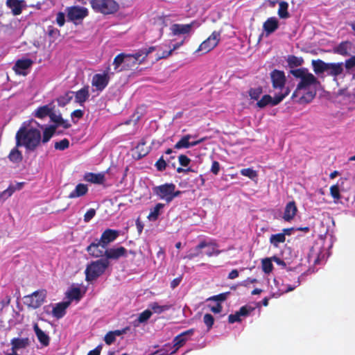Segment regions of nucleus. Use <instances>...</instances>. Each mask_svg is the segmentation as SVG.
Listing matches in <instances>:
<instances>
[{
  "label": "nucleus",
  "instance_id": "f257e3e1",
  "mask_svg": "<svg viewBox=\"0 0 355 355\" xmlns=\"http://www.w3.org/2000/svg\"><path fill=\"white\" fill-rule=\"evenodd\" d=\"M291 73L300 80L292 95V99L301 104L311 102L316 94L318 83L317 78L304 68L293 70Z\"/></svg>",
  "mask_w": 355,
  "mask_h": 355
},
{
  "label": "nucleus",
  "instance_id": "f03ea898",
  "mask_svg": "<svg viewBox=\"0 0 355 355\" xmlns=\"http://www.w3.org/2000/svg\"><path fill=\"white\" fill-rule=\"evenodd\" d=\"M39 127V123L33 119L24 121L16 134L17 146H24L29 150H35L42 139Z\"/></svg>",
  "mask_w": 355,
  "mask_h": 355
},
{
  "label": "nucleus",
  "instance_id": "7ed1b4c3",
  "mask_svg": "<svg viewBox=\"0 0 355 355\" xmlns=\"http://www.w3.org/2000/svg\"><path fill=\"white\" fill-rule=\"evenodd\" d=\"M155 50H156V47L152 46L148 49H140L134 54L120 53L114 58L113 62L115 69H117L121 64H123L121 70L130 69L141 64L148 55Z\"/></svg>",
  "mask_w": 355,
  "mask_h": 355
},
{
  "label": "nucleus",
  "instance_id": "20e7f679",
  "mask_svg": "<svg viewBox=\"0 0 355 355\" xmlns=\"http://www.w3.org/2000/svg\"><path fill=\"white\" fill-rule=\"evenodd\" d=\"M153 191L159 199L166 201L167 203L171 202L182 193L176 189V186L173 183H166L154 187Z\"/></svg>",
  "mask_w": 355,
  "mask_h": 355
},
{
  "label": "nucleus",
  "instance_id": "39448f33",
  "mask_svg": "<svg viewBox=\"0 0 355 355\" xmlns=\"http://www.w3.org/2000/svg\"><path fill=\"white\" fill-rule=\"evenodd\" d=\"M109 265L107 259H99L88 265L86 270V279L92 281L101 275Z\"/></svg>",
  "mask_w": 355,
  "mask_h": 355
},
{
  "label": "nucleus",
  "instance_id": "423d86ee",
  "mask_svg": "<svg viewBox=\"0 0 355 355\" xmlns=\"http://www.w3.org/2000/svg\"><path fill=\"white\" fill-rule=\"evenodd\" d=\"M92 8L104 15L116 12L119 9V4L114 0H91Z\"/></svg>",
  "mask_w": 355,
  "mask_h": 355
},
{
  "label": "nucleus",
  "instance_id": "0eeeda50",
  "mask_svg": "<svg viewBox=\"0 0 355 355\" xmlns=\"http://www.w3.org/2000/svg\"><path fill=\"white\" fill-rule=\"evenodd\" d=\"M327 257V252L322 248V244L316 242L312 246L308 255L309 263L313 264L322 263Z\"/></svg>",
  "mask_w": 355,
  "mask_h": 355
},
{
  "label": "nucleus",
  "instance_id": "6e6552de",
  "mask_svg": "<svg viewBox=\"0 0 355 355\" xmlns=\"http://www.w3.org/2000/svg\"><path fill=\"white\" fill-rule=\"evenodd\" d=\"M290 93V89H285L282 94H277L275 97L270 95H264L261 99L257 102V105L259 107L263 108L267 105L274 106L279 104L286 96Z\"/></svg>",
  "mask_w": 355,
  "mask_h": 355
},
{
  "label": "nucleus",
  "instance_id": "1a4fd4ad",
  "mask_svg": "<svg viewBox=\"0 0 355 355\" xmlns=\"http://www.w3.org/2000/svg\"><path fill=\"white\" fill-rule=\"evenodd\" d=\"M46 295L45 291H37L31 295L26 296L24 303L33 309H37L44 303Z\"/></svg>",
  "mask_w": 355,
  "mask_h": 355
},
{
  "label": "nucleus",
  "instance_id": "9d476101",
  "mask_svg": "<svg viewBox=\"0 0 355 355\" xmlns=\"http://www.w3.org/2000/svg\"><path fill=\"white\" fill-rule=\"evenodd\" d=\"M270 78L272 87L275 89H279L280 91L278 94L284 92L285 89H289L288 87H285L286 77L283 71L274 70L270 73Z\"/></svg>",
  "mask_w": 355,
  "mask_h": 355
},
{
  "label": "nucleus",
  "instance_id": "9b49d317",
  "mask_svg": "<svg viewBox=\"0 0 355 355\" xmlns=\"http://www.w3.org/2000/svg\"><path fill=\"white\" fill-rule=\"evenodd\" d=\"M110 79L109 71L94 74L92 80V85L98 92H102L108 85Z\"/></svg>",
  "mask_w": 355,
  "mask_h": 355
},
{
  "label": "nucleus",
  "instance_id": "f8f14e48",
  "mask_svg": "<svg viewBox=\"0 0 355 355\" xmlns=\"http://www.w3.org/2000/svg\"><path fill=\"white\" fill-rule=\"evenodd\" d=\"M220 39V32L214 31L211 35L200 45L198 51H203L204 53L210 51L216 46Z\"/></svg>",
  "mask_w": 355,
  "mask_h": 355
},
{
  "label": "nucleus",
  "instance_id": "ddd939ff",
  "mask_svg": "<svg viewBox=\"0 0 355 355\" xmlns=\"http://www.w3.org/2000/svg\"><path fill=\"white\" fill-rule=\"evenodd\" d=\"M88 15V10L84 7L72 6L67 8V17L74 23L82 21Z\"/></svg>",
  "mask_w": 355,
  "mask_h": 355
},
{
  "label": "nucleus",
  "instance_id": "4468645a",
  "mask_svg": "<svg viewBox=\"0 0 355 355\" xmlns=\"http://www.w3.org/2000/svg\"><path fill=\"white\" fill-rule=\"evenodd\" d=\"M196 135H186L183 136L180 140L175 145V148H189L192 146H195L204 141V139H201L196 141H191L192 139L196 138Z\"/></svg>",
  "mask_w": 355,
  "mask_h": 355
},
{
  "label": "nucleus",
  "instance_id": "2eb2a0df",
  "mask_svg": "<svg viewBox=\"0 0 355 355\" xmlns=\"http://www.w3.org/2000/svg\"><path fill=\"white\" fill-rule=\"evenodd\" d=\"M194 330L193 329H189L186 331H184L183 333L180 334V335L177 336L173 339V350L171 351V353H175L177 350L183 346L187 340H188V336H191L193 334Z\"/></svg>",
  "mask_w": 355,
  "mask_h": 355
},
{
  "label": "nucleus",
  "instance_id": "dca6fc26",
  "mask_svg": "<svg viewBox=\"0 0 355 355\" xmlns=\"http://www.w3.org/2000/svg\"><path fill=\"white\" fill-rule=\"evenodd\" d=\"M119 235V232L117 230L107 229L102 234L100 241L101 243V248H107V246L112 241H114Z\"/></svg>",
  "mask_w": 355,
  "mask_h": 355
},
{
  "label": "nucleus",
  "instance_id": "f3484780",
  "mask_svg": "<svg viewBox=\"0 0 355 355\" xmlns=\"http://www.w3.org/2000/svg\"><path fill=\"white\" fill-rule=\"evenodd\" d=\"M105 248H101V243L99 240L92 243L87 248L88 253L95 257H100L105 254Z\"/></svg>",
  "mask_w": 355,
  "mask_h": 355
},
{
  "label": "nucleus",
  "instance_id": "a211bd4d",
  "mask_svg": "<svg viewBox=\"0 0 355 355\" xmlns=\"http://www.w3.org/2000/svg\"><path fill=\"white\" fill-rule=\"evenodd\" d=\"M33 62L30 59L19 60L16 62L13 69L17 74L25 76L27 74V69L31 67Z\"/></svg>",
  "mask_w": 355,
  "mask_h": 355
},
{
  "label": "nucleus",
  "instance_id": "6ab92c4d",
  "mask_svg": "<svg viewBox=\"0 0 355 355\" xmlns=\"http://www.w3.org/2000/svg\"><path fill=\"white\" fill-rule=\"evenodd\" d=\"M274 284L275 285L276 288L277 289V293H273L272 296L273 297H278V296H280L283 293H287V292H289V291H292L293 290H294V288L295 287H297V286H298L300 285V277H299L297 282L293 286L285 285L284 284H282L281 285H279V281L277 279H274Z\"/></svg>",
  "mask_w": 355,
  "mask_h": 355
},
{
  "label": "nucleus",
  "instance_id": "aec40b11",
  "mask_svg": "<svg viewBox=\"0 0 355 355\" xmlns=\"http://www.w3.org/2000/svg\"><path fill=\"white\" fill-rule=\"evenodd\" d=\"M10 344L12 352L17 353V351L26 348L30 344V340L28 338H14L11 340Z\"/></svg>",
  "mask_w": 355,
  "mask_h": 355
},
{
  "label": "nucleus",
  "instance_id": "412c9836",
  "mask_svg": "<svg viewBox=\"0 0 355 355\" xmlns=\"http://www.w3.org/2000/svg\"><path fill=\"white\" fill-rule=\"evenodd\" d=\"M297 211V208L294 201L289 202L286 204L283 218L286 221H291L293 220L296 215Z\"/></svg>",
  "mask_w": 355,
  "mask_h": 355
},
{
  "label": "nucleus",
  "instance_id": "4be33fe9",
  "mask_svg": "<svg viewBox=\"0 0 355 355\" xmlns=\"http://www.w3.org/2000/svg\"><path fill=\"white\" fill-rule=\"evenodd\" d=\"M193 24H173L170 30L173 35H180L189 33L192 28Z\"/></svg>",
  "mask_w": 355,
  "mask_h": 355
},
{
  "label": "nucleus",
  "instance_id": "5701e85b",
  "mask_svg": "<svg viewBox=\"0 0 355 355\" xmlns=\"http://www.w3.org/2000/svg\"><path fill=\"white\" fill-rule=\"evenodd\" d=\"M125 254L126 249L123 247H119L116 248L106 249L105 256L107 259H117L121 257H125Z\"/></svg>",
  "mask_w": 355,
  "mask_h": 355
},
{
  "label": "nucleus",
  "instance_id": "b1692460",
  "mask_svg": "<svg viewBox=\"0 0 355 355\" xmlns=\"http://www.w3.org/2000/svg\"><path fill=\"white\" fill-rule=\"evenodd\" d=\"M354 45L351 42L345 41L341 42L335 49V51L342 55H348L354 52Z\"/></svg>",
  "mask_w": 355,
  "mask_h": 355
},
{
  "label": "nucleus",
  "instance_id": "393cba45",
  "mask_svg": "<svg viewBox=\"0 0 355 355\" xmlns=\"http://www.w3.org/2000/svg\"><path fill=\"white\" fill-rule=\"evenodd\" d=\"M344 71L343 63L338 62V63H328L326 73L328 75L333 76H338L343 73Z\"/></svg>",
  "mask_w": 355,
  "mask_h": 355
},
{
  "label": "nucleus",
  "instance_id": "a878e982",
  "mask_svg": "<svg viewBox=\"0 0 355 355\" xmlns=\"http://www.w3.org/2000/svg\"><path fill=\"white\" fill-rule=\"evenodd\" d=\"M69 304L70 301L56 304L53 309V315L58 319L62 318L64 315L66 309L69 306Z\"/></svg>",
  "mask_w": 355,
  "mask_h": 355
},
{
  "label": "nucleus",
  "instance_id": "bb28decb",
  "mask_svg": "<svg viewBox=\"0 0 355 355\" xmlns=\"http://www.w3.org/2000/svg\"><path fill=\"white\" fill-rule=\"evenodd\" d=\"M84 180L94 184H103L105 180V173H87L85 175Z\"/></svg>",
  "mask_w": 355,
  "mask_h": 355
},
{
  "label": "nucleus",
  "instance_id": "cd10ccee",
  "mask_svg": "<svg viewBox=\"0 0 355 355\" xmlns=\"http://www.w3.org/2000/svg\"><path fill=\"white\" fill-rule=\"evenodd\" d=\"M75 101L80 105H83L89 98V86H85L74 93Z\"/></svg>",
  "mask_w": 355,
  "mask_h": 355
},
{
  "label": "nucleus",
  "instance_id": "c85d7f7f",
  "mask_svg": "<svg viewBox=\"0 0 355 355\" xmlns=\"http://www.w3.org/2000/svg\"><path fill=\"white\" fill-rule=\"evenodd\" d=\"M6 3L15 15H19L21 12L22 8L25 6V3L23 0H8Z\"/></svg>",
  "mask_w": 355,
  "mask_h": 355
},
{
  "label": "nucleus",
  "instance_id": "c756f323",
  "mask_svg": "<svg viewBox=\"0 0 355 355\" xmlns=\"http://www.w3.org/2000/svg\"><path fill=\"white\" fill-rule=\"evenodd\" d=\"M279 22L277 18L270 17L263 24V29L268 35L277 29Z\"/></svg>",
  "mask_w": 355,
  "mask_h": 355
},
{
  "label": "nucleus",
  "instance_id": "7c9ffc66",
  "mask_svg": "<svg viewBox=\"0 0 355 355\" xmlns=\"http://www.w3.org/2000/svg\"><path fill=\"white\" fill-rule=\"evenodd\" d=\"M33 329L40 343L43 346L49 345L50 340L49 336L41 329H40L37 323L33 324Z\"/></svg>",
  "mask_w": 355,
  "mask_h": 355
},
{
  "label": "nucleus",
  "instance_id": "2f4dec72",
  "mask_svg": "<svg viewBox=\"0 0 355 355\" xmlns=\"http://www.w3.org/2000/svg\"><path fill=\"white\" fill-rule=\"evenodd\" d=\"M203 242L206 245L204 249H206L205 254L208 257L218 256L221 252V251L218 250V246L216 243L207 241H203Z\"/></svg>",
  "mask_w": 355,
  "mask_h": 355
},
{
  "label": "nucleus",
  "instance_id": "473e14b6",
  "mask_svg": "<svg viewBox=\"0 0 355 355\" xmlns=\"http://www.w3.org/2000/svg\"><path fill=\"white\" fill-rule=\"evenodd\" d=\"M88 191V187L86 184H78L73 191L69 195V198H76L85 196Z\"/></svg>",
  "mask_w": 355,
  "mask_h": 355
},
{
  "label": "nucleus",
  "instance_id": "72a5a7b5",
  "mask_svg": "<svg viewBox=\"0 0 355 355\" xmlns=\"http://www.w3.org/2000/svg\"><path fill=\"white\" fill-rule=\"evenodd\" d=\"M206 245L204 243L203 241H201L197 246L194 248L191 249L188 254L184 257V259H193V258L200 256L202 254V249L205 248Z\"/></svg>",
  "mask_w": 355,
  "mask_h": 355
},
{
  "label": "nucleus",
  "instance_id": "f704fd0d",
  "mask_svg": "<svg viewBox=\"0 0 355 355\" xmlns=\"http://www.w3.org/2000/svg\"><path fill=\"white\" fill-rule=\"evenodd\" d=\"M164 207V204L157 203L153 208L150 209V214L148 216V219L150 221H155L157 220L158 217L162 214Z\"/></svg>",
  "mask_w": 355,
  "mask_h": 355
},
{
  "label": "nucleus",
  "instance_id": "c9c22d12",
  "mask_svg": "<svg viewBox=\"0 0 355 355\" xmlns=\"http://www.w3.org/2000/svg\"><path fill=\"white\" fill-rule=\"evenodd\" d=\"M52 112V108L50 105H46L38 107L35 110L34 115L35 117L39 119H43L47 116H49Z\"/></svg>",
  "mask_w": 355,
  "mask_h": 355
},
{
  "label": "nucleus",
  "instance_id": "e433bc0d",
  "mask_svg": "<svg viewBox=\"0 0 355 355\" xmlns=\"http://www.w3.org/2000/svg\"><path fill=\"white\" fill-rule=\"evenodd\" d=\"M286 241V236L284 233H279L276 234H272L270 238V243L274 247H279L280 243H284Z\"/></svg>",
  "mask_w": 355,
  "mask_h": 355
},
{
  "label": "nucleus",
  "instance_id": "4c0bfd02",
  "mask_svg": "<svg viewBox=\"0 0 355 355\" xmlns=\"http://www.w3.org/2000/svg\"><path fill=\"white\" fill-rule=\"evenodd\" d=\"M149 307L155 313L160 314L164 311L169 310L171 307V305H160L157 302H153L149 305Z\"/></svg>",
  "mask_w": 355,
  "mask_h": 355
},
{
  "label": "nucleus",
  "instance_id": "58836bf2",
  "mask_svg": "<svg viewBox=\"0 0 355 355\" xmlns=\"http://www.w3.org/2000/svg\"><path fill=\"white\" fill-rule=\"evenodd\" d=\"M125 332V330H116L114 331H110L105 335L104 340L106 344L110 345L114 342L116 336H119Z\"/></svg>",
  "mask_w": 355,
  "mask_h": 355
},
{
  "label": "nucleus",
  "instance_id": "ea45409f",
  "mask_svg": "<svg viewBox=\"0 0 355 355\" xmlns=\"http://www.w3.org/2000/svg\"><path fill=\"white\" fill-rule=\"evenodd\" d=\"M312 65L313 67L314 71L316 73H320L326 72L328 63H326L320 60H313Z\"/></svg>",
  "mask_w": 355,
  "mask_h": 355
},
{
  "label": "nucleus",
  "instance_id": "a19ab883",
  "mask_svg": "<svg viewBox=\"0 0 355 355\" xmlns=\"http://www.w3.org/2000/svg\"><path fill=\"white\" fill-rule=\"evenodd\" d=\"M73 92L69 91L62 96H60L57 100L58 105L60 106H64L73 98Z\"/></svg>",
  "mask_w": 355,
  "mask_h": 355
},
{
  "label": "nucleus",
  "instance_id": "79ce46f5",
  "mask_svg": "<svg viewBox=\"0 0 355 355\" xmlns=\"http://www.w3.org/2000/svg\"><path fill=\"white\" fill-rule=\"evenodd\" d=\"M56 126L51 125L44 128L43 131V138L42 141L44 143H46L49 141V139L53 137L54 132H55Z\"/></svg>",
  "mask_w": 355,
  "mask_h": 355
},
{
  "label": "nucleus",
  "instance_id": "37998d69",
  "mask_svg": "<svg viewBox=\"0 0 355 355\" xmlns=\"http://www.w3.org/2000/svg\"><path fill=\"white\" fill-rule=\"evenodd\" d=\"M67 297L70 302L73 300H79L81 297L80 290L78 288H72L67 293Z\"/></svg>",
  "mask_w": 355,
  "mask_h": 355
},
{
  "label": "nucleus",
  "instance_id": "c03bdc74",
  "mask_svg": "<svg viewBox=\"0 0 355 355\" xmlns=\"http://www.w3.org/2000/svg\"><path fill=\"white\" fill-rule=\"evenodd\" d=\"M288 7V3L285 1L279 2L278 15L281 18H287L288 17V12L287 11Z\"/></svg>",
  "mask_w": 355,
  "mask_h": 355
},
{
  "label": "nucleus",
  "instance_id": "a18cd8bd",
  "mask_svg": "<svg viewBox=\"0 0 355 355\" xmlns=\"http://www.w3.org/2000/svg\"><path fill=\"white\" fill-rule=\"evenodd\" d=\"M241 174L252 180H255L258 176L257 172L251 168L241 169Z\"/></svg>",
  "mask_w": 355,
  "mask_h": 355
},
{
  "label": "nucleus",
  "instance_id": "49530a36",
  "mask_svg": "<svg viewBox=\"0 0 355 355\" xmlns=\"http://www.w3.org/2000/svg\"><path fill=\"white\" fill-rule=\"evenodd\" d=\"M262 269L265 273H270L273 268V266L272 263V259L269 258H266L262 260Z\"/></svg>",
  "mask_w": 355,
  "mask_h": 355
},
{
  "label": "nucleus",
  "instance_id": "de8ad7c7",
  "mask_svg": "<svg viewBox=\"0 0 355 355\" xmlns=\"http://www.w3.org/2000/svg\"><path fill=\"white\" fill-rule=\"evenodd\" d=\"M182 45V43L175 44L173 48L171 49L170 51H164L162 53H157V60H159L162 58H166L171 55L173 51L177 49Z\"/></svg>",
  "mask_w": 355,
  "mask_h": 355
},
{
  "label": "nucleus",
  "instance_id": "09e8293b",
  "mask_svg": "<svg viewBox=\"0 0 355 355\" xmlns=\"http://www.w3.org/2000/svg\"><path fill=\"white\" fill-rule=\"evenodd\" d=\"M9 158L12 162H17L21 159V155L17 149L14 148L9 154Z\"/></svg>",
  "mask_w": 355,
  "mask_h": 355
},
{
  "label": "nucleus",
  "instance_id": "8fccbe9b",
  "mask_svg": "<svg viewBox=\"0 0 355 355\" xmlns=\"http://www.w3.org/2000/svg\"><path fill=\"white\" fill-rule=\"evenodd\" d=\"M173 346H172L171 344H167L165 345L159 351H157V353L159 355L173 354V353H171V351H173Z\"/></svg>",
  "mask_w": 355,
  "mask_h": 355
},
{
  "label": "nucleus",
  "instance_id": "3c124183",
  "mask_svg": "<svg viewBox=\"0 0 355 355\" xmlns=\"http://www.w3.org/2000/svg\"><path fill=\"white\" fill-rule=\"evenodd\" d=\"M69 146V141L67 139H64L55 144V148L60 150H63L67 148Z\"/></svg>",
  "mask_w": 355,
  "mask_h": 355
},
{
  "label": "nucleus",
  "instance_id": "603ef678",
  "mask_svg": "<svg viewBox=\"0 0 355 355\" xmlns=\"http://www.w3.org/2000/svg\"><path fill=\"white\" fill-rule=\"evenodd\" d=\"M330 193L335 200L340 198V189L338 185H333L330 187Z\"/></svg>",
  "mask_w": 355,
  "mask_h": 355
},
{
  "label": "nucleus",
  "instance_id": "864d4df0",
  "mask_svg": "<svg viewBox=\"0 0 355 355\" xmlns=\"http://www.w3.org/2000/svg\"><path fill=\"white\" fill-rule=\"evenodd\" d=\"M262 93V89L261 87H257L254 89H251L250 90V96L252 99L258 100Z\"/></svg>",
  "mask_w": 355,
  "mask_h": 355
},
{
  "label": "nucleus",
  "instance_id": "5fc2aeb1",
  "mask_svg": "<svg viewBox=\"0 0 355 355\" xmlns=\"http://www.w3.org/2000/svg\"><path fill=\"white\" fill-rule=\"evenodd\" d=\"M203 321L209 330L214 324V319L211 314L207 313L204 315Z\"/></svg>",
  "mask_w": 355,
  "mask_h": 355
},
{
  "label": "nucleus",
  "instance_id": "6e6d98bb",
  "mask_svg": "<svg viewBox=\"0 0 355 355\" xmlns=\"http://www.w3.org/2000/svg\"><path fill=\"white\" fill-rule=\"evenodd\" d=\"M152 315V312L150 310H146L139 314L138 320L139 322H144L148 320Z\"/></svg>",
  "mask_w": 355,
  "mask_h": 355
},
{
  "label": "nucleus",
  "instance_id": "4d7b16f0",
  "mask_svg": "<svg viewBox=\"0 0 355 355\" xmlns=\"http://www.w3.org/2000/svg\"><path fill=\"white\" fill-rule=\"evenodd\" d=\"M13 193H14V191H13L12 187L9 186L8 187V189H6V190H4L3 191H2L0 193V198L3 199V200H6L9 197H10L12 195Z\"/></svg>",
  "mask_w": 355,
  "mask_h": 355
},
{
  "label": "nucleus",
  "instance_id": "13d9d810",
  "mask_svg": "<svg viewBox=\"0 0 355 355\" xmlns=\"http://www.w3.org/2000/svg\"><path fill=\"white\" fill-rule=\"evenodd\" d=\"M302 60L295 56H291L288 58V62L291 66H299L302 64Z\"/></svg>",
  "mask_w": 355,
  "mask_h": 355
},
{
  "label": "nucleus",
  "instance_id": "bf43d9fd",
  "mask_svg": "<svg viewBox=\"0 0 355 355\" xmlns=\"http://www.w3.org/2000/svg\"><path fill=\"white\" fill-rule=\"evenodd\" d=\"M96 214V211L94 209H89L84 216L85 222H89Z\"/></svg>",
  "mask_w": 355,
  "mask_h": 355
},
{
  "label": "nucleus",
  "instance_id": "052dcab7",
  "mask_svg": "<svg viewBox=\"0 0 355 355\" xmlns=\"http://www.w3.org/2000/svg\"><path fill=\"white\" fill-rule=\"evenodd\" d=\"M253 310L252 308L248 307V306H242L237 313H239V316H246L248 315L250 311Z\"/></svg>",
  "mask_w": 355,
  "mask_h": 355
},
{
  "label": "nucleus",
  "instance_id": "680f3d73",
  "mask_svg": "<svg viewBox=\"0 0 355 355\" xmlns=\"http://www.w3.org/2000/svg\"><path fill=\"white\" fill-rule=\"evenodd\" d=\"M345 65L347 69H351L352 68L355 67V55L347 60L345 61Z\"/></svg>",
  "mask_w": 355,
  "mask_h": 355
},
{
  "label": "nucleus",
  "instance_id": "e2e57ef3",
  "mask_svg": "<svg viewBox=\"0 0 355 355\" xmlns=\"http://www.w3.org/2000/svg\"><path fill=\"white\" fill-rule=\"evenodd\" d=\"M179 162L182 166H187L190 163V159L188 158L186 155H181L179 156Z\"/></svg>",
  "mask_w": 355,
  "mask_h": 355
},
{
  "label": "nucleus",
  "instance_id": "0e129e2a",
  "mask_svg": "<svg viewBox=\"0 0 355 355\" xmlns=\"http://www.w3.org/2000/svg\"><path fill=\"white\" fill-rule=\"evenodd\" d=\"M56 21H57V24L60 26H62L64 24L65 17H64V13H62V12L58 13L57 17H56Z\"/></svg>",
  "mask_w": 355,
  "mask_h": 355
},
{
  "label": "nucleus",
  "instance_id": "69168bd1",
  "mask_svg": "<svg viewBox=\"0 0 355 355\" xmlns=\"http://www.w3.org/2000/svg\"><path fill=\"white\" fill-rule=\"evenodd\" d=\"M155 166L159 171H163L166 168V163L162 157H161L156 163Z\"/></svg>",
  "mask_w": 355,
  "mask_h": 355
},
{
  "label": "nucleus",
  "instance_id": "338daca9",
  "mask_svg": "<svg viewBox=\"0 0 355 355\" xmlns=\"http://www.w3.org/2000/svg\"><path fill=\"white\" fill-rule=\"evenodd\" d=\"M228 320L230 323H234L235 322L241 321V316H239V313L236 312L234 314H231L228 317Z\"/></svg>",
  "mask_w": 355,
  "mask_h": 355
},
{
  "label": "nucleus",
  "instance_id": "774afa93",
  "mask_svg": "<svg viewBox=\"0 0 355 355\" xmlns=\"http://www.w3.org/2000/svg\"><path fill=\"white\" fill-rule=\"evenodd\" d=\"M83 116V111L81 110H76L71 113V118L73 120L75 119H79Z\"/></svg>",
  "mask_w": 355,
  "mask_h": 355
}]
</instances>
